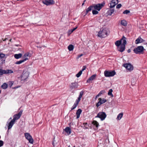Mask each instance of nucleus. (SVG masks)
I'll list each match as a JSON object with an SVG mask.
<instances>
[{"mask_svg": "<svg viewBox=\"0 0 147 147\" xmlns=\"http://www.w3.org/2000/svg\"><path fill=\"white\" fill-rule=\"evenodd\" d=\"M109 31L108 29L106 28L101 30L99 31L98 36L101 38H103L107 36L108 34L109 33Z\"/></svg>", "mask_w": 147, "mask_h": 147, "instance_id": "nucleus-1", "label": "nucleus"}, {"mask_svg": "<svg viewBox=\"0 0 147 147\" xmlns=\"http://www.w3.org/2000/svg\"><path fill=\"white\" fill-rule=\"evenodd\" d=\"M122 40H123V43L121 45L120 47H119L117 48L118 50L121 52H122L124 51L125 46L126 44V38L124 36H123Z\"/></svg>", "mask_w": 147, "mask_h": 147, "instance_id": "nucleus-2", "label": "nucleus"}, {"mask_svg": "<svg viewBox=\"0 0 147 147\" xmlns=\"http://www.w3.org/2000/svg\"><path fill=\"white\" fill-rule=\"evenodd\" d=\"M145 50L143 46H141L138 47L134 49V52L136 54H143V52Z\"/></svg>", "mask_w": 147, "mask_h": 147, "instance_id": "nucleus-3", "label": "nucleus"}, {"mask_svg": "<svg viewBox=\"0 0 147 147\" xmlns=\"http://www.w3.org/2000/svg\"><path fill=\"white\" fill-rule=\"evenodd\" d=\"M105 3L103 2L101 3L96 4H93V8L95 10L100 11V10L104 6Z\"/></svg>", "mask_w": 147, "mask_h": 147, "instance_id": "nucleus-4", "label": "nucleus"}, {"mask_svg": "<svg viewBox=\"0 0 147 147\" xmlns=\"http://www.w3.org/2000/svg\"><path fill=\"white\" fill-rule=\"evenodd\" d=\"M115 74L116 72L114 70L111 71L106 70L104 72V75L106 77L113 76Z\"/></svg>", "mask_w": 147, "mask_h": 147, "instance_id": "nucleus-5", "label": "nucleus"}, {"mask_svg": "<svg viewBox=\"0 0 147 147\" xmlns=\"http://www.w3.org/2000/svg\"><path fill=\"white\" fill-rule=\"evenodd\" d=\"M13 73V71L11 69L4 70L0 69V75L1 76L3 74H10Z\"/></svg>", "mask_w": 147, "mask_h": 147, "instance_id": "nucleus-6", "label": "nucleus"}, {"mask_svg": "<svg viewBox=\"0 0 147 147\" xmlns=\"http://www.w3.org/2000/svg\"><path fill=\"white\" fill-rule=\"evenodd\" d=\"M24 136L29 141V142L31 144H33L34 141L32 136L30 134L28 133L24 134Z\"/></svg>", "mask_w": 147, "mask_h": 147, "instance_id": "nucleus-7", "label": "nucleus"}, {"mask_svg": "<svg viewBox=\"0 0 147 147\" xmlns=\"http://www.w3.org/2000/svg\"><path fill=\"white\" fill-rule=\"evenodd\" d=\"M17 120H11L10 121H8L6 123V125L8 127V130H9L11 128L15 123L17 122Z\"/></svg>", "mask_w": 147, "mask_h": 147, "instance_id": "nucleus-8", "label": "nucleus"}, {"mask_svg": "<svg viewBox=\"0 0 147 147\" xmlns=\"http://www.w3.org/2000/svg\"><path fill=\"white\" fill-rule=\"evenodd\" d=\"M106 116L107 115L105 113L102 112H99L96 117H98L100 119H105Z\"/></svg>", "mask_w": 147, "mask_h": 147, "instance_id": "nucleus-9", "label": "nucleus"}, {"mask_svg": "<svg viewBox=\"0 0 147 147\" xmlns=\"http://www.w3.org/2000/svg\"><path fill=\"white\" fill-rule=\"evenodd\" d=\"M123 66L128 70L132 71L133 69V66L130 63L124 64Z\"/></svg>", "mask_w": 147, "mask_h": 147, "instance_id": "nucleus-10", "label": "nucleus"}, {"mask_svg": "<svg viewBox=\"0 0 147 147\" xmlns=\"http://www.w3.org/2000/svg\"><path fill=\"white\" fill-rule=\"evenodd\" d=\"M99 101L96 104V106L98 107L102 104L107 102V100L105 98H99L98 99Z\"/></svg>", "mask_w": 147, "mask_h": 147, "instance_id": "nucleus-11", "label": "nucleus"}, {"mask_svg": "<svg viewBox=\"0 0 147 147\" xmlns=\"http://www.w3.org/2000/svg\"><path fill=\"white\" fill-rule=\"evenodd\" d=\"M43 3L47 5H49L54 4V1L53 0H45L43 1Z\"/></svg>", "mask_w": 147, "mask_h": 147, "instance_id": "nucleus-12", "label": "nucleus"}, {"mask_svg": "<svg viewBox=\"0 0 147 147\" xmlns=\"http://www.w3.org/2000/svg\"><path fill=\"white\" fill-rule=\"evenodd\" d=\"M118 3V0H112L110 3V8L114 7Z\"/></svg>", "mask_w": 147, "mask_h": 147, "instance_id": "nucleus-13", "label": "nucleus"}, {"mask_svg": "<svg viewBox=\"0 0 147 147\" xmlns=\"http://www.w3.org/2000/svg\"><path fill=\"white\" fill-rule=\"evenodd\" d=\"M23 111L21 110L20 112L17 114H16L13 116V119H18L20 118L22 114Z\"/></svg>", "mask_w": 147, "mask_h": 147, "instance_id": "nucleus-14", "label": "nucleus"}, {"mask_svg": "<svg viewBox=\"0 0 147 147\" xmlns=\"http://www.w3.org/2000/svg\"><path fill=\"white\" fill-rule=\"evenodd\" d=\"M28 72H26L25 73L23 72L21 76L22 80H26L28 78Z\"/></svg>", "mask_w": 147, "mask_h": 147, "instance_id": "nucleus-15", "label": "nucleus"}, {"mask_svg": "<svg viewBox=\"0 0 147 147\" xmlns=\"http://www.w3.org/2000/svg\"><path fill=\"white\" fill-rule=\"evenodd\" d=\"M78 84L76 82H74L71 83L70 86V88L71 89L76 88H78Z\"/></svg>", "mask_w": 147, "mask_h": 147, "instance_id": "nucleus-16", "label": "nucleus"}, {"mask_svg": "<svg viewBox=\"0 0 147 147\" xmlns=\"http://www.w3.org/2000/svg\"><path fill=\"white\" fill-rule=\"evenodd\" d=\"M145 40L142 38L141 37H139L135 41L136 44H138L139 43H141L143 42Z\"/></svg>", "mask_w": 147, "mask_h": 147, "instance_id": "nucleus-17", "label": "nucleus"}, {"mask_svg": "<svg viewBox=\"0 0 147 147\" xmlns=\"http://www.w3.org/2000/svg\"><path fill=\"white\" fill-rule=\"evenodd\" d=\"M96 76V74H94L92 75L88 80H87V82H90V81H92L94 79Z\"/></svg>", "mask_w": 147, "mask_h": 147, "instance_id": "nucleus-18", "label": "nucleus"}, {"mask_svg": "<svg viewBox=\"0 0 147 147\" xmlns=\"http://www.w3.org/2000/svg\"><path fill=\"white\" fill-rule=\"evenodd\" d=\"M65 132L68 135L71 133V129L69 127H67L64 130Z\"/></svg>", "mask_w": 147, "mask_h": 147, "instance_id": "nucleus-19", "label": "nucleus"}, {"mask_svg": "<svg viewBox=\"0 0 147 147\" xmlns=\"http://www.w3.org/2000/svg\"><path fill=\"white\" fill-rule=\"evenodd\" d=\"M122 39V38L120 40L117 41L115 42V45L119 47L120 45H121L122 42L123 43V40Z\"/></svg>", "mask_w": 147, "mask_h": 147, "instance_id": "nucleus-20", "label": "nucleus"}, {"mask_svg": "<svg viewBox=\"0 0 147 147\" xmlns=\"http://www.w3.org/2000/svg\"><path fill=\"white\" fill-rule=\"evenodd\" d=\"M28 59V58H26L23 60H21L19 61H16V62H15V64H21L22 63L24 62L26 60H27Z\"/></svg>", "mask_w": 147, "mask_h": 147, "instance_id": "nucleus-21", "label": "nucleus"}, {"mask_svg": "<svg viewBox=\"0 0 147 147\" xmlns=\"http://www.w3.org/2000/svg\"><path fill=\"white\" fill-rule=\"evenodd\" d=\"M82 111L81 109H79L77 111L76 113V118L78 119L80 116V115L81 114V112H82Z\"/></svg>", "mask_w": 147, "mask_h": 147, "instance_id": "nucleus-22", "label": "nucleus"}, {"mask_svg": "<svg viewBox=\"0 0 147 147\" xmlns=\"http://www.w3.org/2000/svg\"><path fill=\"white\" fill-rule=\"evenodd\" d=\"M22 54L21 53H19L18 54H15L14 55L15 58L16 59H18L22 57Z\"/></svg>", "mask_w": 147, "mask_h": 147, "instance_id": "nucleus-23", "label": "nucleus"}, {"mask_svg": "<svg viewBox=\"0 0 147 147\" xmlns=\"http://www.w3.org/2000/svg\"><path fill=\"white\" fill-rule=\"evenodd\" d=\"M93 8H94L93 5H91L89 7L86 9V14L88 13L89 12L91 11Z\"/></svg>", "mask_w": 147, "mask_h": 147, "instance_id": "nucleus-24", "label": "nucleus"}, {"mask_svg": "<svg viewBox=\"0 0 147 147\" xmlns=\"http://www.w3.org/2000/svg\"><path fill=\"white\" fill-rule=\"evenodd\" d=\"M114 9H110L108 11L107 13L109 15L111 16L114 13Z\"/></svg>", "mask_w": 147, "mask_h": 147, "instance_id": "nucleus-25", "label": "nucleus"}, {"mask_svg": "<svg viewBox=\"0 0 147 147\" xmlns=\"http://www.w3.org/2000/svg\"><path fill=\"white\" fill-rule=\"evenodd\" d=\"M121 24L122 26H126L127 25V23L125 20H123L121 21Z\"/></svg>", "mask_w": 147, "mask_h": 147, "instance_id": "nucleus-26", "label": "nucleus"}, {"mask_svg": "<svg viewBox=\"0 0 147 147\" xmlns=\"http://www.w3.org/2000/svg\"><path fill=\"white\" fill-rule=\"evenodd\" d=\"M8 85L5 83H4L1 86V88L3 89H5L7 88Z\"/></svg>", "mask_w": 147, "mask_h": 147, "instance_id": "nucleus-27", "label": "nucleus"}, {"mask_svg": "<svg viewBox=\"0 0 147 147\" xmlns=\"http://www.w3.org/2000/svg\"><path fill=\"white\" fill-rule=\"evenodd\" d=\"M92 124L96 126V128L97 129L99 125V124L95 120H94L92 121Z\"/></svg>", "mask_w": 147, "mask_h": 147, "instance_id": "nucleus-28", "label": "nucleus"}, {"mask_svg": "<svg viewBox=\"0 0 147 147\" xmlns=\"http://www.w3.org/2000/svg\"><path fill=\"white\" fill-rule=\"evenodd\" d=\"M74 48V46L72 45H69L68 47V49L69 51L73 50Z\"/></svg>", "mask_w": 147, "mask_h": 147, "instance_id": "nucleus-29", "label": "nucleus"}, {"mask_svg": "<svg viewBox=\"0 0 147 147\" xmlns=\"http://www.w3.org/2000/svg\"><path fill=\"white\" fill-rule=\"evenodd\" d=\"M78 104V103H77V102H76L72 107L71 108V110H72L74 109L77 107Z\"/></svg>", "mask_w": 147, "mask_h": 147, "instance_id": "nucleus-30", "label": "nucleus"}, {"mask_svg": "<svg viewBox=\"0 0 147 147\" xmlns=\"http://www.w3.org/2000/svg\"><path fill=\"white\" fill-rule=\"evenodd\" d=\"M113 91V90L112 89H110L109 91L108 94L109 95L111 96L112 97H113V95L112 94Z\"/></svg>", "mask_w": 147, "mask_h": 147, "instance_id": "nucleus-31", "label": "nucleus"}, {"mask_svg": "<svg viewBox=\"0 0 147 147\" xmlns=\"http://www.w3.org/2000/svg\"><path fill=\"white\" fill-rule=\"evenodd\" d=\"M123 116V113H119L117 116V118L118 119H120Z\"/></svg>", "mask_w": 147, "mask_h": 147, "instance_id": "nucleus-32", "label": "nucleus"}, {"mask_svg": "<svg viewBox=\"0 0 147 147\" xmlns=\"http://www.w3.org/2000/svg\"><path fill=\"white\" fill-rule=\"evenodd\" d=\"M31 56V55L28 52L25 54L23 56V57L24 58H26V57H30Z\"/></svg>", "mask_w": 147, "mask_h": 147, "instance_id": "nucleus-33", "label": "nucleus"}, {"mask_svg": "<svg viewBox=\"0 0 147 147\" xmlns=\"http://www.w3.org/2000/svg\"><path fill=\"white\" fill-rule=\"evenodd\" d=\"M92 13L93 15H96L98 13V12L96 10H92Z\"/></svg>", "mask_w": 147, "mask_h": 147, "instance_id": "nucleus-34", "label": "nucleus"}, {"mask_svg": "<svg viewBox=\"0 0 147 147\" xmlns=\"http://www.w3.org/2000/svg\"><path fill=\"white\" fill-rule=\"evenodd\" d=\"M82 73V71H80L76 75V76L77 78H79L81 75Z\"/></svg>", "mask_w": 147, "mask_h": 147, "instance_id": "nucleus-35", "label": "nucleus"}, {"mask_svg": "<svg viewBox=\"0 0 147 147\" xmlns=\"http://www.w3.org/2000/svg\"><path fill=\"white\" fill-rule=\"evenodd\" d=\"M130 12V11L126 10L123 12V13L124 14H127L129 13Z\"/></svg>", "mask_w": 147, "mask_h": 147, "instance_id": "nucleus-36", "label": "nucleus"}, {"mask_svg": "<svg viewBox=\"0 0 147 147\" xmlns=\"http://www.w3.org/2000/svg\"><path fill=\"white\" fill-rule=\"evenodd\" d=\"M5 56V55L3 53L0 54V58L2 59L4 58Z\"/></svg>", "mask_w": 147, "mask_h": 147, "instance_id": "nucleus-37", "label": "nucleus"}, {"mask_svg": "<svg viewBox=\"0 0 147 147\" xmlns=\"http://www.w3.org/2000/svg\"><path fill=\"white\" fill-rule=\"evenodd\" d=\"M73 32V31H72V29L69 30L68 32V36H69L70 35V34H71Z\"/></svg>", "mask_w": 147, "mask_h": 147, "instance_id": "nucleus-38", "label": "nucleus"}, {"mask_svg": "<svg viewBox=\"0 0 147 147\" xmlns=\"http://www.w3.org/2000/svg\"><path fill=\"white\" fill-rule=\"evenodd\" d=\"M105 92V90H101L99 93V94L100 95V96L102 94H103Z\"/></svg>", "mask_w": 147, "mask_h": 147, "instance_id": "nucleus-39", "label": "nucleus"}, {"mask_svg": "<svg viewBox=\"0 0 147 147\" xmlns=\"http://www.w3.org/2000/svg\"><path fill=\"white\" fill-rule=\"evenodd\" d=\"M3 142L1 140H0V147L2 146L3 145Z\"/></svg>", "mask_w": 147, "mask_h": 147, "instance_id": "nucleus-40", "label": "nucleus"}, {"mask_svg": "<svg viewBox=\"0 0 147 147\" xmlns=\"http://www.w3.org/2000/svg\"><path fill=\"white\" fill-rule=\"evenodd\" d=\"M121 6V4H119L117 5L116 6V8L119 9L120 8Z\"/></svg>", "mask_w": 147, "mask_h": 147, "instance_id": "nucleus-41", "label": "nucleus"}, {"mask_svg": "<svg viewBox=\"0 0 147 147\" xmlns=\"http://www.w3.org/2000/svg\"><path fill=\"white\" fill-rule=\"evenodd\" d=\"M81 98L78 97V99L76 100V102H77V103H79V102L81 100Z\"/></svg>", "mask_w": 147, "mask_h": 147, "instance_id": "nucleus-42", "label": "nucleus"}, {"mask_svg": "<svg viewBox=\"0 0 147 147\" xmlns=\"http://www.w3.org/2000/svg\"><path fill=\"white\" fill-rule=\"evenodd\" d=\"M86 69V66H84L83 67V68L80 71H82H82Z\"/></svg>", "mask_w": 147, "mask_h": 147, "instance_id": "nucleus-43", "label": "nucleus"}, {"mask_svg": "<svg viewBox=\"0 0 147 147\" xmlns=\"http://www.w3.org/2000/svg\"><path fill=\"white\" fill-rule=\"evenodd\" d=\"M13 84V83L12 82H9V85L10 87H11Z\"/></svg>", "mask_w": 147, "mask_h": 147, "instance_id": "nucleus-44", "label": "nucleus"}, {"mask_svg": "<svg viewBox=\"0 0 147 147\" xmlns=\"http://www.w3.org/2000/svg\"><path fill=\"white\" fill-rule=\"evenodd\" d=\"M83 55V54H81L80 55H78V57H77L76 58V59H78L79 58H80V57H82V56Z\"/></svg>", "mask_w": 147, "mask_h": 147, "instance_id": "nucleus-45", "label": "nucleus"}, {"mask_svg": "<svg viewBox=\"0 0 147 147\" xmlns=\"http://www.w3.org/2000/svg\"><path fill=\"white\" fill-rule=\"evenodd\" d=\"M84 94V92L83 91H81L80 92V95H83Z\"/></svg>", "mask_w": 147, "mask_h": 147, "instance_id": "nucleus-46", "label": "nucleus"}, {"mask_svg": "<svg viewBox=\"0 0 147 147\" xmlns=\"http://www.w3.org/2000/svg\"><path fill=\"white\" fill-rule=\"evenodd\" d=\"M77 28H78V27H76L75 28H74L73 29H72V31L73 32Z\"/></svg>", "mask_w": 147, "mask_h": 147, "instance_id": "nucleus-47", "label": "nucleus"}, {"mask_svg": "<svg viewBox=\"0 0 147 147\" xmlns=\"http://www.w3.org/2000/svg\"><path fill=\"white\" fill-rule=\"evenodd\" d=\"M100 96V95L99 94H98V95H97V96H96V97H95V99H96L97 98V97H99Z\"/></svg>", "mask_w": 147, "mask_h": 147, "instance_id": "nucleus-48", "label": "nucleus"}, {"mask_svg": "<svg viewBox=\"0 0 147 147\" xmlns=\"http://www.w3.org/2000/svg\"><path fill=\"white\" fill-rule=\"evenodd\" d=\"M86 1V0H84V1L83 3L82 4V6L84 5V2H85Z\"/></svg>", "mask_w": 147, "mask_h": 147, "instance_id": "nucleus-49", "label": "nucleus"}, {"mask_svg": "<svg viewBox=\"0 0 147 147\" xmlns=\"http://www.w3.org/2000/svg\"><path fill=\"white\" fill-rule=\"evenodd\" d=\"M131 52V50L130 49H128L127 50V52L128 53H130Z\"/></svg>", "mask_w": 147, "mask_h": 147, "instance_id": "nucleus-50", "label": "nucleus"}, {"mask_svg": "<svg viewBox=\"0 0 147 147\" xmlns=\"http://www.w3.org/2000/svg\"><path fill=\"white\" fill-rule=\"evenodd\" d=\"M15 45L17 47L21 46L20 45Z\"/></svg>", "mask_w": 147, "mask_h": 147, "instance_id": "nucleus-51", "label": "nucleus"}, {"mask_svg": "<svg viewBox=\"0 0 147 147\" xmlns=\"http://www.w3.org/2000/svg\"><path fill=\"white\" fill-rule=\"evenodd\" d=\"M7 39V38H5L4 39H3V40L4 41H5Z\"/></svg>", "mask_w": 147, "mask_h": 147, "instance_id": "nucleus-52", "label": "nucleus"}, {"mask_svg": "<svg viewBox=\"0 0 147 147\" xmlns=\"http://www.w3.org/2000/svg\"><path fill=\"white\" fill-rule=\"evenodd\" d=\"M82 95H79V97H80V98H81L82 97Z\"/></svg>", "mask_w": 147, "mask_h": 147, "instance_id": "nucleus-53", "label": "nucleus"}, {"mask_svg": "<svg viewBox=\"0 0 147 147\" xmlns=\"http://www.w3.org/2000/svg\"><path fill=\"white\" fill-rule=\"evenodd\" d=\"M82 95H79V97H80V98H81L82 97Z\"/></svg>", "mask_w": 147, "mask_h": 147, "instance_id": "nucleus-54", "label": "nucleus"}, {"mask_svg": "<svg viewBox=\"0 0 147 147\" xmlns=\"http://www.w3.org/2000/svg\"><path fill=\"white\" fill-rule=\"evenodd\" d=\"M52 144L54 146V140L52 142Z\"/></svg>", "mask_w": 147, "mask_h": 147, "instance_id": "nucleus-55", "label": "nucleus"}, {"mask_svg": "<svg viewBox=\"0 0 147 147\" xmlns=\"http://www.w3.org/2000/svg\"><path fill=\"white\" fill-rule=\"evenodd\" d=\"M11 40H12V39H11L9 40V41L10 42H11Z\"/></svg>", "mask_w": 147, "mask_h": 147, "instance_id": "nucleus-56", "label": "nucleus"}, {"mask_svg": "<svg viewBox=\"0 0 147 147\" xmlns=\"http://www.w3.org/2000/svg\"><path fill=\"white\" fill-rule=\"evenodd\" d=\"M18 88V87H16L14 88Z\"/></svg>", "mask_w": 147, "mask_h": 147, "instance_id": "nucleus-57", "label": "nucleus"}, {"mask_svg": "<svg viewBox=\"0 0 147 147\" xmlns=\"http://www.w3.org/2000/svg\"><path fill=\"white\" fill-rule=\"evenodd\" d=\"M12 119L11 117V118H9V119Z\"/></svg>", "mask_w": 147, "mask_h": 147, "instance_id": "nucleus-58", "label": "nucleus"}, {"mask_svg": "<svg viewBox=\"0 0 147 147\" xmlns=\"http://www.w3.org/2000/svg\"><path fill=\"white\" fill-rule=\"evenodd\" d=\"M1 90H0V94H1Z\"/></svg>", "mask_w": 147, "mask_h": 147, "instance_id": "nucleus-59", "label": "nucleus"}, {"mask_svg": "<svg viewBox=\"0 0 147 147\" xmlns=\"http://www.w3.org/2000/svg\"><path fill=\"white\" fill-rule=\"evenodd\" d=\"M85 124V125H86L87 124V123H86Z\"/></svg>", "mask_w": 147, "mask_h": 147, "instance_id": "nucleus-60", "label": "nucleus"}, {"mask_svg": "<svg viewBox=\"0 0 147 147\" xmlns=\"http://www.w3.org/2000/svg\"><path fill=\"white\" fill-rule=\"evenodd\" d=\"M39 47V48H41V47Z\"/></svg>", "mask_w": 147, "mask_h": 147, "instance_id": "nucleus-61", "label": "nucleus"}, {"mask_svg": "<svg viewBox=\"0 0 147 147\" xmlns=\"http://www.w3.org/2000/svg\"><path fill=\"white\" fill-rule=\"evenodd\" d=\"M1 10H0V12H1Z\"/></svg>", "mask_w": 147, "mask_h": 147, "instance_id": "nucleus-62", "label": "nucleus"}, {"mask_svg": "<svg viewBox=\"0 0 147 147\" xmlns=\"http://www.w3.org/2000/svg\"><path fill=\"white\" fill-rule=\"evenodd\" d=\"M68 147H70L69 146Z\"/></svg>", "mask_w": 147, "mask_h": 147, "instance_id": "nucleus-63", "label": "nucleus"}, {"mask_svg": "<svg viewBox=\"0 0 147 147\" xmlns=\"http://www.w3.org/2000/svg\"><path fill=\"white\" fill-rule=\"evenodd\" d=\"M74 147H75V146H74Z\"/></svg>", "mask_w": 147, "mask_h": 147, "instance_id": "nucleus-64", "label": "nucleus"}]
</instances>
